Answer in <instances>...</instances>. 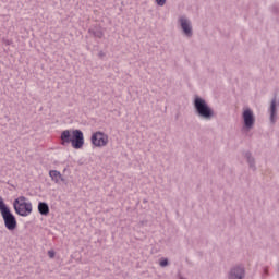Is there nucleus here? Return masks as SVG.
<instances>
[{"instance_id": "obj_19", "label": "nucleus", "mask_w": 279, "mask_h": 279, "mask_svg": "<svg viewBox=\"0 0 279 279\" xmlns=\"http://www.w3.org/2000/svg\"><path fill=\"white\" fill-rule=\"evenodd\" d=\"M267 276H269V268H268V267H265V268H264V275H263V277L265 278V277H267Z\"/></svg>"}, {"instance_id": "obj_4", "label": "nucleus", "mask_w": 279, "mask_h": 279, "mask_svg": "<svg viewBox=\"0 0 279 279\" xmlns=\"http://www.w3.org/2000/svg\"><path fill=\"white\" fill-rule=\"evenodd\" d=\"M179 25L181 27V32L185 38H193V23L189 20V17L182 15L179 17Z\"/></svg>"}, {"instance_id": "obj_1", "label": "nucleus", "mask_w": 279, "mask_h": 279, "mask_svg": "<svg viewBox=\"0 0 279 279\" xmlns=\"http://www.w3.org/2000/svg\"><path fill=\"white\" fill-rule=\"evenodd\" d=\"M194 112L197 114L199 119H204L205 121H210L215 117V110L210 108L206 99L195 96L194 101Z\"/></svg>"}, {"instance_id": "obj_9", "label": "nucleus", "mask_w": 279, "mask_h": 279, "mask_svg": "<svg viewBox=\"0 0 279 279\" xmlns=\"http://www.w3.org/2000/svg\"><path fill=\"white\" fill-rule=\"evenodd\" d=\"M73 134L69 130H64L61 132L60 140H61V145H69L72 141Z\"/></svg>"}, {"instance_id": "obj_2", "label": "nucleus", "mask_w": 279, "mask_h": 279, "mask_svg": "<svg viewBox=\"0 0 279 279\" xmlns=\"http://www.w3.org/2000/svg\"><path fill=\"white\" fill-rule=\"evenodd\" d=\"M0 214L1 217L4 221V226L7 228V230H16V217L14 216V214H12V211L10 210V207H8V205H5V203L3 202V197L0 196Z\"/></svg>"}, {"instance_id": "obj_13", "label": "nucleus", "mask_w": 279, "mask_h": 279, "mask_svg": "<svg viewBox=\"0 0 279 279\" xmlns=\"http://www.w3.org/2000/svg\"><path fill=\"white\" fill-rule=\"evenodd\" d=\"M245 158H246V160L248 162V167L251 169H253V171H255L256 170V160L254 159V156H252V153L246 151L245 153Z\"/></svg>"}, {"instance_id": "obj_11", "label": "nucleus", "mask_w": 279, "mask_h": 279, "mask_svg": "<svg viewBox=\"0 0 279 279\" xmlns=\"http://www.w3.org/2000/svg\"><path fill=\"white\" fill-rule=\"evenodd\" d=\"M38 213L47 217V215H49V204H47L46 202H39Z\"/></svg>"}, {"instance_id": "obj_14", "label": "nucleus", "mask_w": 279, "mask_h": 279, "mask_svg": "<svg viewBox=\"0 0 279 279\" xmlns=\"http://www.w3.org/2000/svg\"><path fill=\"white\" fill-rule=\"evenodd\" d=\"M50 179L56 184H66V179L62 175H50Z\"/></svg>"}, {"instance_id": "obj_20", "label": "nucleus", "mask_w": 279, "mask_h": 279, "mask_svg": "<svg viewBox=\"0 0 279 279\" xmlns=\"http://www.w3.org/2000/svg\"><path fill=\"white\" fill-rule=\"evenodd\" d=\"M98 56H99V58H104V57L106 56V53H105L104 51H100V52L98 53Z\"/></svg>"}, {"instance_id": "obj_17", "label": "nucleus", "mask_w": 279, "mask_h": 279, "mask_svg": "<svg viewBox=\"0 0 279 279\" xmlns=\"http://www.w3.org/2000/svg\"><path fill=\"white\" fill-rule=\"evenodd\" d=\"M49 175H61V173L58 170H50Z\"/></svg>"}, {"instance_id": "obj_5", "label": "nucleus", "mask_w": 279, "mask_h": 279, "mask_svg": "<svg viewBox=\"0 0 279 279\" xmlns=\"http://www.w3.org/2000/svg\"><path fill=\"white\" fill-rule=\"evenodd\" d=\"M90 141L94 147H106L108 145V134L97 131L93 133Z\"/></svg>"}, {"instance_id": "obj_7", "label": "nucleus", "mask_w": 279, "mask_h": 279, "mask_svg": "<svg viewBox=\"0 0 279 279\" xmlns=\"http://www.w3.org/2000/svg\"><path fill=\"white\" fill-rule=\"evenodd\" d=\"M70 143L73 149H82V147H84V133L82 130L76 129L72 131V140Z\"/></svg>"}, {"instance_id": "obj_3", "label": "nucleus", "mask_w": 279, "mask_h": 279, "mask_svg": "<svg viewBox=\"0 0 279 279\" xmlns=\"http://www.w3.org/2000/svg\"><path fill=\"white\" fill-rule=\"evenodd\" d=\"M13 208L20 217H28L32 215V204L27 202L25 196H20L13 202Z\"/></svg>"}, {"instance_id": "obj_12", "label": "nucleus", "mask_w": 279, "mask_h": 279, "mask_svg": "<svg viewBox=\"0 0 279 279\" xmlns=\"http://www.w3.org/2000/svg\"><path fill=\"white\" fill-rule=\"evenodd\" d=\"M270 123H276V97L270 102Z\"/></svg>"}, {"instance_id": "obj_8", "label": "nucleus", "mask_w": 279, "mask_h": 279, "mask_svg": "<svg viewBox=\"0 0 279 279\" xmlns=\"http://www.w3.org/2000/svg\"><path fill=\"white\" fill-rule=\"evenodd\" d=\"M242 118L244 121V128H246V130H252L254 128V123H256L254 111L250 108L245 109L242 113Z\"/></svg>"}, {"instance_id": "obj_10", "label": "nucleus", "mask_w": 279, "mask_h": 279, "mask_svg": "<svg viewBox=\"0 0 279 279\" xmlns=\"http://www.w3.org/2000/svg\"><path fill=\"white\" fill-rule=\"evenodd\" d=\"M88 33L94 36V38H104V31L99 26H95L88 29Z\"/></svg>"}, {"instance_id": "obj_16", "label": "nucleus", "mask_w": 279, "mask_h": 279, "mask_svg": "<svg viewBox=\"0 0 279 279\" xmlns=\"http://www.w3.org/2000/svg\"><path fill=\"white\" fill-rule=\"evenodd\" d=\"M155 2L157 3V5H159V8H162V5L167 3V0H155Z\"/></svg>"}, {"instance_id": "obj_18", "label": "nucleus", "mask_w": 279, "mask_h": 279, "mask_svg": "<svg viewBox=\"0 0 279 279\" xmlns=\"http://www.w3.org/2000/svg\"><path fill=\"white\" fill-rule=\"evenodd\" d=\"M48 256H49V258H54L56 257V252L48 251Z\"/></svg>"}, {"instance_id": "obj_15", "label": "nucleus", "mask_w": 279, "mask_h": 279, "mask_svg": "<svg viewBox=\"0 0 279 279\" xmlns=\"http://www.w3.org/2000/svg\"><path fill=\"white\" fill-rule=\"evenodd\" d=\"M160 267H167L169 265V259L163 258L159 262Z\"/></svg>"}, {"instance_id": "obj_6", "label": "nucleus", "mask_w": 279, "mask_h": 279, "mask_svg": "<svg viewBox=\"0 0 279 279\" xmlns=\"http://www.w3.org/2000/svg\"><path fill=\"white\" fill-rule=\"evenodd\" d=\"M228 279H245V266L238 264L232 266L227 275Z\"/></svg>"}]
</instances>
